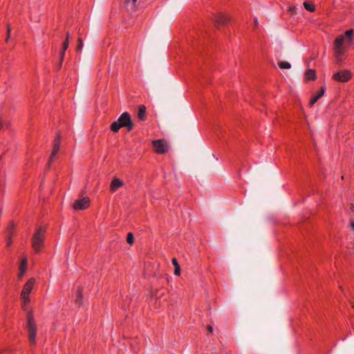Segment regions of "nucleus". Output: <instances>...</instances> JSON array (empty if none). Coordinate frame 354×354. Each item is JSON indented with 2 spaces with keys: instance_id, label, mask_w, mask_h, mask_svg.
Returning <instances> with one entry per match:
<instances>
[{
  "instance_id": "35",
  "label": "nucleus",
  "mask_w": 354,
  "mask_h": 354,
  "mask_svg": "<svg viewBox=\"0 0 354 354\" xmlns=\"http://www.w3.org/2000/svg\"><path fill=\"white\" fill-rule=\"evenodd\" d=\"M132 1H133V3H136V2L137 1V0H132Z\"/></svg>"
},
{
  "instance_id": "7",
  "label": "nucleus",
  "mask_w": 354,
  "mask_h": 354,
  "mask_svg": "<svg viewBox=\"0 0 354 354\" xmlns=\"http://www.w3.org/2000/svg\"><path fill=\"white\" fill-rule=\"evenodd\" d=\"M90 204V199L88 197H84L82 199L75 201L73 203V207L75 210H81L86 209Z\"/></svg>"
},
{
  "instance_id": "1",
  "label": "nucleus",
  "mask_w": 354,
  "mask_h": 354,
  "mask_svg": "<svg viewBox=\"0 0 354 354\" xmlns=\"http://www.w3.org/2000/svg\"><path fill=\"white\" fill-rule=\"evenodd\" d=\"M133 127L134 124L131 120L130 114L128 112H124L118 120L111 124L110 129L113 132L116 133L122 127H124L128 131H130L133 129Z\"/></svg>"
},
{
  "instance_id": "14",
  "label": "nucleus",
  "mask_w": 354,
  "mask_h": 354,
  "mask_svg": "<svg viewBox=\"0 0 354 354\" xmlns=\"http://www.w3.org/2000/svg\"><path fill=\"white\" fill-rule=\"evenodd\" d=\"M26 266H27V259L26 258H24L21 262V264L19 266V277L20 278H21L24 274H25L26 271Z\"/></svg>"
},
{
  "instance_id": "4",
  "label": "nucleus",
  "mask_w": 354,
  "mask_h": 354,
  "mask_svg": "<svg viewBox=\"0 0 354 354\" xmlns=\"http://www.w3.org/2000/svg\"><path fill=\"white\" fill-rule=\"evenodd\" d=\"M28 330L30 342L31 344H35L36 337V326L32 315H29L28 317Z\"/></svg>"
},
{
  "instance_id": "18",
  "label": "nucleus",
  "mask_w": 354,
  "mask_h": 354,
  "mask_svg": "<svg viewBox=\"0 0 354 354\" xmlns=\"http://www.w3.org/2000/svg\"><path fill=\"white\" fill-rule=\"evenodd\" d=\"M278 66L281 69H289L291 68L290 64L288 62H284V61H279L278 62Z\"/></svg>"
},
{
  "instance_id": "31",
  "label": "nucleus",
  "mask_w": 354,
  "mask_h": 354,
  "mask_svg": "<svg viewBox=\"0 0 354 354\" xmlns=\"http://www.w3.org/2000/svg\"><path fill=\"white\" fill-rule=\"evenodd\" d=\"M254 26H258V20L257 18L254 19Z\"/></svg>"
},
{
  "instance_id": "30",
  "label": "nucleus",
  "mask_w": 354,
  "mask_h": 354,
  "mask_svg": "<svg viewBox=\"0 0 354 354\" xmlns=\"http://www.w3.org/2000/svg\"><path fill=\"white\" fill-rule=\"evenodd\" d=\"M207 330L209 331V332H212L213 331V328H212V326H211L210 325H209L207 326Z\"/></svg>"
},
{
  "instance_id": "5",
  "label": "nucleus",
  "mask_w": 354,
  "mask_h": 354,
  "mask_svg": "<svg viewBox=\"0 0 354 354\" xmlns=\"http://www.w3.org/2000/svg\"><path fill=\"white\" fill-rule=\"evenodd\" d=\"M35 283V279L34 278H31L27 281V283L25 284L24 287V289L21 294V297L22 299L25 301V303L29 301L28 295L30 293Z\"/></svg>"
},
{
  "instance_id": "11",
  "label": "nucleus",
  "mask_w": 354,
  "mask_h": 354,
  "mask_svg": "<svg viewBox=\"0 0 354 354\" xmlns=\"http://www.w3.org/2000/svg\"><path fill=\"white\" fill-rule=\"evenodd\" d=\"M138 118L140 121H145L147 118L146 107H145V106H144L142 104L139 105V106H138Z\"/></svg>"
},
{
  "instance_id": "27",
  "label": "nucleus",
  "mask_w": 354,
  "mask_h": 354,
  "mask_svg": "<svg viewBox=\"0 0 354 354\" xmlns=\"http://www.w3.org/2000/svg\"><path fill=\"white\" fill-rule=\"evenodd\" d=\"M70 38H71V35H70L69 32H67L66 33V40L64 41H67V43L69 44Z\"/></svg>"
},
{
  "instance_id": "20",
  "label": "nucleus",
  "mask_w": 354,
  "mask_h": 354,
  "mask_svg": "<svg viewBox=\"0 0 354 354\" xmlns=\"http://www.w3.org/2000/svg\"><path fill=\"white\" fill-rule=\"evenodd\" d=\"M127 241L129 244L132 245L134 241V236L133 233L129 232L127 234Z\"/></svg>"
},
{
  "instance_id": "6",
  "label": "nucleus",
  "mask_w": 354,
  "mask_h": 354,
  "mask_svg": "<svg viewBox=\"0 0 354 354\" xmlns=\"http://www.w3.org/2000/svg\"><path fill=\"white\" fill-rule=\"evenodd\" d=\"M351 77V73L349 71L344 70L342 71H339L335 73L333 76V79L336 81L346 82L348 81Z\"/></svg>"
},
{
  "instance_id": "33",
  "label": "nucleus",
  "mask_w": 354,
  "mask_h": 354,
  "mask_svg": "<svg viewBox=\"0 0 354 354\" xmlns=\"http://www.w3.org/2000/svg\"><path fill=\"white\" fill-rule=\"evenodd\" d=\"M351 227H352V229L354 230V222L353 221H351Z\"/></svg>"
},
{
  "instance_id": "21",
  "label": "nucleus",
  "mask_w": 354,
  "mask_h": 354,
  "mask_svg": "<svg viewBox=\"0 0 354 354\" xmlns=\"http://www.w3.org/2000/svg\"><path fill=\"white\" fill-rule=\"evenodd\" d=\"M353 30L352 29L348 30L345 32V37H346L348 41H351L353 36Z\"/></svg>"
},
{
  "instance_id": "2",
  "label": "nucleus",
  "mask_w": 354,
  "mask_h": 354,
  "mask_svg": "<svg viewBox=\"0 0 354 354\" xmlns=\"http://www.w3.org/2000/svg\"><path fill=\"white\" fill-rule=\"evenodd\" d=\"M45 239V230L42 227H39L34 233L32 238V247L36 252L41 250V247Z\"/></svg>"
},
{
  "instance_id": "3",
  "label": "nucleus",
  "mask_w": 354,
  "mask_h": 354,
  "mask_svg": "<svg viewBox=\"0 0 354 354\" xmlns=\"http://www.w3.org/2000/svg\"><path fill=\"white\" fill-rule=\"evenodd\" d=\"M346 38L344 35H338L334 41V51L336 57L340 60L341 56L345 51Z\"/></svg>"
},
{
  "instance_id": "8",
  "label": "nucleus",
  "mask_w": 354,
  "mask_h": 354,
  "mask_svg": "<svg viewBox=\"0 0 354 354\" xmlns=\"http://www.w3.org/2000/svg\"><path fill=\"white\" fill-rule=\"evenodd\" d=\"M155 151L158 153H164L167 151V147L162 140H157L153 142Z\"/></svg>"
},
{
  "instance_id": "25",
  "label": "nucleus",
  "mask_w": 354,
  "mask_h": 354,
  "mask_svg": "<svg viewBox=\"0 0 354 354\" xmlns=\"http://www.w3.org/2000/svg\"><path fill=\"white\" fill-rule=\"evenodd\" d=\"M82 299V293H81V290H78V295H77V298L76 299V302H78V301H80Z\"/></svg>"
},
{
  "instance_id": "24",
  "label": "nucleus",
  "mask_w": 354,
  "mask_h": 354,
  "mask_svg": "<svg viewBox=\"0 0 354 354\" xmlns=\"http://www.w3.org/2000/svg\"><path fill=\"white\" fill-rule=\"evenodd\" d=\"M56 154H53V152L51 153L49 158V162L48 164V167H49L50 165V162L53 160V158Z\"/></svg>"
},
{
  "instance_id": "9",
  "label": "nucleus",
  "mask_w": 354,
  "mask_h": 354,
  "mask_svg": "<svg viewBox=\"0 0 354 354\" xmlns=\"http://www.w3.org/2000/svg\"><path fill=\"white\" fill-rule=\"evenodd\" d=\"M123 182L118 178H114L111 183L110 189L112 192H115L119 187L123 185Z\"/></svg>"
},
{
  "instance_id": "10",
  "label": "nucleus",
  "mask_w": 354,
  "mask_h": 354,
  "mask_svg": "<svg viewBox=\"0 0 354 354\" xmlns=\"http://www.w3.org/2000/svg\"><path fill=\"white\" fill-rule=\"evenodd\" d=\"M227 21L228 18L222 13L217 15L214 18V22L216 26L225 24Z\"/></svg>"
},
{
  "instance_id": "26",
  "label": "nucleus",
  "mask_w": 354,
  "mask_h": 354,
  "mask_svg": "<svg viewBox=\"0 0 354 354\" xmlns=\"http://www.w3.org/2000/svg\"><path fill=\"white\" fill-rule=\"evenodd\" d=\"M7 33H8V37L6 39V41H8V37H10V25H8V26H7Z\"/></svg>"
},
{
  "instance_id": "19",
  "label": "nucleus",
  "mask_w": 354,
  "mask_h": 354,
  "mask_svg": "<svg viewBox=\"0 0 354 354\" xmlns=\"http://www.w3.org/2000/svg\"><path fill=\"white\" fill-rule=\"evenodd\" d=\"M304 6L306 10H307L308 11H310L311 12H314L315 10V6L313 3H309L308 2H304Z\"/></svg>"
},
{
  "instance_id": "28",
  "label": "nucleus",
  "mask_w": 354,
  "mask_h": 354,
  "mask_svg": "<svg viewBox=\"0 0 354 354\" xmlns=\"http://www.w3.org/2000/svg\"><path fill=\"white\" fill-rule=\"evenodd\" d=\"M29 301H30V300H29L28 301H26V302L25 303V301L24 300V303H23L22 307H23L24 308H26V306L29 303Z\"/></svg>"
},
{
  "instance_id": "29",
  "label": "nucleus",
  "mask_w": 354,
  "mask_h": 354,
  "mask_svg": "<svg viewBox=\"0 0 354 354\" xmlns=\"http://www.w3.org/2000/svg\"><path fill=\"white\" fill-rule=\"evenodd\" d=\"M350 209H351V211L354 213V205L353 204H351Z\"/></svg>"
},
{
  "instance_id": "15",
  "label": "nucleus",
  "mask_w": 354,
  "mask_h": 354,
  "mask_svg": "<svg viewBox=\"0 0 354 354\" xmlns=\"http://www.w3.org/2000/svg\"><path fill=\"white\" fill-rule=\"evenodd\" d=\"M68 47V44L67 43V41H64V43L62 44V50L60 51V62L59 64V68H60L62 66V63L63 62V59H64V57L65 55V51L66 50Z\"/></svg>"
},
{
  "instance_id": "17",
  "label": "nucleus",
  "mask_w": 354,
  "mask_h": 354,
  "mask_svg": "<svg viewBox=\"0 0 354 354\" xmlns=\"http://www.w3.org/2000/svg\"><path fill=\"white\" fill-rule=\"evenodd\" d=\"M172 264L175 267L174 274L176 276H179L180 274V266L178 263V261L176 258L172 259Z\"/></svg>"
},
{
  "instance_id": "13",
  "label": "nucleus",
  "mask_w": 354,
  "mask_h": 354,
  "mask_svg": "<svg viewBox=\"0 0 354 354\" xmlns=\"http://www.w3.org/2000/svg\"><path fill=\"white\" fill-rule=\"evenodd\" d=\"M325 89L324 87H322L319 92L317 95L313 96L310 100V105L313 106L314 104H315L317 100L324 94Z\"/></svg>"
},
{
  "instance_id": "34",
  "label": "nucleus",
  "mask_w": 354,
  "mask_h": 354,
  "mask_svg": "<svg viewBox=\"0 0 354 354\" xmlns=\"http://www.w3.org/2000/svg\"><path fill=\"white\" fill-rule=\"evenodd\" d=\"M294 10H295V8H290V10H291V11H294Z\"/></svg>"
},
{
  "instance_id": "16",
  "label": "nucleus",
  "mask_w": 354,
  "mask_h": 354,
  "mask_svg": "<svg viewBox=\"0 0 354 354\" xmlns=\"http://www.w3.org/2000/svg\"><path fill=\"white\" fill-rule=\"evenodd\" d=\"M305 75L307 80H314L316 79L315 71L313 69L306 71Z\"/></svg>"
},
{
  "instance_id": "23",
  "label": "nucleus",
  "mask_w": 354,
  "mask_h": 354,
  "mask_svg": "<svg viewBox=\"0 0 354 354\" xmlns=\"http://www.w3.org/2000/svg\"><path fill=\"white\" fill-rule=\"evenodd\" d=\"M15 227L14 223H10V225H8V230H7V232H8V235H10L12 233Z\"/></svg>"
},
{
  "instance_id": "12",
  "label": "nucleus",
  "mask_w": 354,
  "mask_h": 354,
  "mask_svg": "<svg viewBox=\"0 0 354 354\" xmlns=\"http://www.w3.org/2000/svg\"><path fill=\"white\" fill-rule=\"evenodd\" d=\"M60 139H61V136L59 134H58L53 141V149L52 151V152H53V154H57V153L59 150Z\"/></svg>"
},
{
  "instance_id": "32",
  "label": "nucleus",
  "mask_w": 354,
  "mask_h": 354,
  "mask_svg": "<svg viewBox=\"0 0 354 354\" xmlns=\"http://www.w3.org/2000/svg\"><path fill=\"white\" fill-rule=\"evenodd\" d=\"M10 244H11V239L8 238L7 245H8V246H9V245H10Z\"/></svg>"
},
{
  "instance_id": "22",
  "label": "nucleus",
  "mask_w": 354,
  "mask_h": 354,
  "mask_svg": "<svg viewBox=\"0 0 354 354\" xmlns=\"http://www.w3.org/2000/svg\"><path fill=\"white\" fill-rule=\"evenodd\" d=\"M83 45H84L83 41H82V38H80V37L78 38L77 46V48H76L77 51L80 52L83 48Z\"/></svg>"
}]
</instances>
